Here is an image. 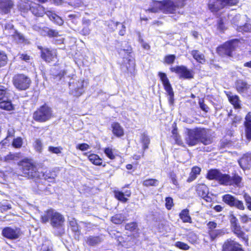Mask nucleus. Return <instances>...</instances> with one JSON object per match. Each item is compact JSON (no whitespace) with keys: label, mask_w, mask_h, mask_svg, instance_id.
<instances>
[{"label":"nucleus","mask_w":251,"mask_h":251,"mask_svg":"<svg viewBox=\"0 0 251 251\" xmlns=\"http://www.w3.org/2000/svg\"><path fill=\"white\" fill-rule=\"evenodd\" d=\"M18 155L16 154L9 153L8 155L5 156L3 160L5 162H10L11 161L14 160L16 159L17 158Z\"/></svg>","instance_id":"obj_52"},{"label":"nucleus","mask_w":251,"mask_h":251,"mask_svg":"<svg viewBox=\"0 0 251 251\" xmlns=\"http://www.w3.org/2000/svg\"><path fill=\"white\" fill-rule=\"evenodd\" d=\"M89 160L95 165H100L102 164V159L96 154H90L88 155Z\"/></svg>","instance_id":"obj_27"},{"label":"nucleus","mask_w":251,"mask_h":251,"mask_svg":"<svg viewBox=\"0 0 251 251\" xmlns=\"http://www.w3.org/2000/svg\"><path fill=\"white\" fill-rule=\"evenodd\" d=\"M52 116L51 109L47 105H44L34 112L33 118L36 121L44 122L50 120Z\"/></svg>","instance_id":"obj_4"},{"label":"nucleus","mask_w":251,"mask_h":251,"mask_svg":"<svg viewBox=\"0 0 251 251\" xmlns=\"http://www.w3.org/2000/svg\"><path fill=\"white\" fill-rule=\"evenodd\" d=\"M11 35L13 36L14 39L19 43H23L25 41L24 36L15 30H13V32L11 33Z\"/></svg>","instance_id":"obj_40"},{"label":"nucleus","mask_w":251,"mask_h":251,"mask_svg":"<svg viewBox=\"0 0 251 251\" xmlns=\"http://www.w3.org/2000/svg\"><path fill=\"white\" fill-rule=\"evenodd\" d=\"M12 92L8 90L4 86L0 85V100L8 99L11 95Z\"/></svg>","instance_id":"obj_29"},{"label":"nucleus","mask_w":251,"mask_h":251,"mask_svg":"<svg viewBox=\"0 0 251 251\" xmlns=\"http://www.w3.org/2000/svg\"><path fill=\"white\" fill-rule=\"evenodd\" d=\"M180 218L182 220L184 223H192V219L189 214V210L188 209L183 210L179 214Z\"/></svg>","instance_id":"obj_28"},{"label":"nucleus","mask_w":251,"mask_h":251,"mask_svg":"<svg viewBox=\"0 0 251 251\" xmlns=\"http://www.w3.org/2000/svg\"><path fill=\"white\" fill-rule=\"evenodd\" d=\"M69 222L72 230L74 232H78L79 231V227L76 220L74 218H70L69 219Z\"/></svg>","instance_id":"obj_43"},{"label":"nucleus","mask_w":251,"mask_h":251,"mask_svg":"<svg viewBox=\"0 0 251 251\" xmlns=\"http://www.w3.org/2000/svg\"><path fill=\"white\" fill-rule=\"evenodd\" d=\"M33 147L36 151L41 152L43 149V145L42 141L38 139L35 140Z\"/></svg>","instance_id":"obj_42"},{"label":"nucleus","mask_w":251,"mask_h":251,"mask_svg":"<svg viewBox=\"0 0 251 251\" xmlns=\"http://www.w3.org/2000/svg\"><path fill=\"white\" fill-rule=\"evenodd\" d=\"M64 221V218L61 214L53 211L50 221V224L53 227L59 228L61 230L60 232H63L62 227Z\"/></svg>","instance_id":"obj_11"},{"label":"nucleus","mask_w":251,"mask_h":251,"mask_svg":"<svg viewBox=\"0 0 251 251\" xmlns=\"http://www.w3.org/2000/svg\"><path fill=\"white\" fill-rule=\"evenodd\" d=\"M236 199L231 195H225L222 197V200L224 202L230 206H233Z\"/></svg>","instance_id":"obj_36"},{"label":"nucleus","mask_w":251,"mask_h":251,"mask_svg":"<svg viewBox=\"0 0 251 251\" xmlns=\"http://www.w3.org/2000/svg\"><path fill=\"white\" fill-rule=\"evenodd\" d=\"M225 233L222 229H215L212 230H208V234L211 240H214L217 237L223 235Z\"/></svg>","instance_id":"obj_35"},{"label":"nucleus","mask_w":251,"mask_h":251,"mask_svg":"<svg viewBox=\"0 0 251 251\" xmlns=\"http://www.w3.org/2000/svg\"><path fill=\"white\" fill-rule=\"evenodd\" d=\"M131 48L128 47L127 49H121L119 50V54L124 58L125 63L127 70L131 72L134 70L135 64L134 60L131 58L130 55Z\"/></svg>","instance_id":"obj_6"},{"label":"nucleus","mask_w":251,"mask_h":251,"mask_svg":"<svg viewBox=\"0 0 251 251\" xmlns=\"http://www.w3.org/2000/svg\"><path fill=\"white\" fill-rule=\"evenodd\" d=\"M23 144V141L21 138L18 137L13 140L12 145L14 147L19 148H20Z\"/></svg>","instance_id":"obj_53"},{"label":"nucleus","mask_w":251,"mask_h":251,"mask_svg":"<svg viewBox=\"0 0 251 251\" xmlns=\"http://www.w3.org/2000/svg\"><path fill=\"white\" fill-rule=\"evenodd\" d=\"M191 54L194 58L198 62L203 63L205 62L204 56L203 54L201 53L198 50H194L192 51Z\"/></svg>","instance_id":"obj_32"},{"label":"nucleus","mask_w":251,"mask_h":251,"mask_svg":"<svg viewBox=\"0 0 251 251\" xmlns=\"http://www.w3.org/2000/svg\"><path fill=\"white\" fill-rule=\"evenodd\" d=\"M238 43V41L236 40L226 42L223 46L217 48V52L220 55L231 56L232 52L234 50Z\"/></svg>","instance_id":"obj_8"},{"label":"nucleus","mask_w":251,"mask_h":251,"mask_svg":"<svg viewBox=\"0 0 251 251\" xmlns=\"http://www.w3.org/2000/svg\"><path fill=\"white\" fill-rule=\"evenodd\" d=\"M171 71L179 75L180 78L191 79L193 78L194 73L192 71L188 70L186 67L181 66L171 68Z\"/></svg>","instance_id":"obj_10"},{"label":"nucleus","mask_w":251,"mask_h":251,"mask_svg":"<svg viewBox=\"0 0 251 251\" xmlns=\"http://www.w3.org/2000/svg\"><path fill=\"white\" fill-rule=\"evenodd\" d=\"M62 148L60 147H54L50 146L48 149V151L53 153L59 154L61 152Z\"/></svg>","instance_id":"obj_55"},{"label":"nucleus","mask_w":251,"mask_h":251,"mask_svg":"<svg viewBox=\"0 0 251 251\" xmlns=\"http://www.w3.org/2000/svg\"><path fill=\"white\" fill-rule=\"evenodd\" d=\"M229 220L231 223V227H233L235 226L239 225L238 224V220L233 215L232 212H231L229 215Z\"/></svg>","instance_id":"obj_54"},{"label":"nucleus","mask_w":251,"mask_h":251,"mask_svg":"<svg viewBox=\"0 0 251 251\" xmlns=\"http://www.w3.org/2000/svg\"><path fill=\"white\" fill-rule=\"evenodd\" d=\"M7 57L5 53L0 50V67L3 66L7 62Z\"/></svg>","instance_id":"obj_49"},{"label":"nucleus","mask_w":251,"mask_h":251,"mask_svg":"<svg viewBox=\"0 0 251 251\" xmlns=\"http://www.w3.org/2000/svg\"><path fill=\"white\" fill-rule=\"evenodd\" d=\"M175 246L180 249L183 250H188L189 249V246L186 243L181 242H176Z\"/></svg>","instance_id":"obj_56"},{"label":"nucleus","mask_w":251,"mask_h":251,"mask_svg":"<svg viewBox=\"0 0 251 251\" xmlns=\"http://www.w3.org/2000/svg\"><path fill=\"white\" fill-rule=\"evenodd\" d=\"M104 152L106 155L110 159L113 160L115 158V155L112 148L109 147L106 148L104 150Z\"/></svg>","instance_id":"obj_47"},{"label":"nucleus","mask_w":251,"mask_h":251,"mask_svg":"<svg viewBox=\"0 0 251 251\" xmlns=\"http://www.w3.org/2000/svg\"><path fill=\"white\" fill-rule=\"evenodd\" d=\"M228 100L235 108H239L240 107V100L237 96H229Z\"/></svg>","instance_id":"obj_37"},{"label":"nucleus","mask_w":251,"mask_h":251,"mask_svg":"<svg viewBox=\"0 0 251 251\" xmlns=\"http://www.w3.org/2000/svg\"><path fill=\"white\" fill-rule=\"evenodd\" d=\"M251 161V158L248 156H244L238 161L240 167L245 170L249 168L250 162Z\"/></svg>","instance_id":"obj_26"},{"label":"nucleus","mask_w":251,"mask_h":251,"mask_svg":"<svg viewBox=\"0 0 251 251\" xmlns=\"http://www.w3.org/2000/svg\"><path fill=\"white\" fill-rule=\"evenodd\" d=\"M186 0H178V3L175 4L173 1L168 0L164 1H156L154 3V7L149 9L153 13L157 12L159 10L165 13H174L179 7L185 5Z\"/></svg>","instance_id":"obj_2"},{"label":"nucleus","mask_w":251,"mask_h":251,"mask_svg":"<svg viewBox=\"0 0 251 251\" xmlns=\"http://www.w3.org/2000/svg\"><path fill=\"white\" fill-rule=\"evenodd\" d=\"M165 201L166 208L169 210L171 209L173 205V199L171 197H168L166 198Z\"/></svg>","instance_id":"obj_59"},{"label":"nucleus","mask_w":251,"mask_h":251,"mask_svg":"<svg viewBox=\"0 0 251 251\" xmlns=\"http://www.w3.org/2000/svg\"><path fill=\"white\" fill-rule=\"evenodd\" d=\"M13 82L16 88L19 90H24L29 87L31 80L27 76L23 74H19L14 76L13 78Z\"/></svg>","instance_id":"obj_5"},{"label":"nucleus","mask_w":251,"mask_h":251,"mask_svg":"<svg viewBox=\"0 0 251 251\" xmlns=\"http://www.w3.org/2000/svg\"><path fill=\"white\" fill-rule=\"evenodd\" d=\"M185 140L186 144L190 146L196 145L199 142L209 145L212 142L211 139L207 137L205 130L201 128L187 129Z\"/></svg>","instance_id":"obj_1"},{"label":"nucleus","mask_w":251,"mask_h":251,"mask_svg":"<svg viewBox=\"0 0 251 251\" xmlns=\"http://www.w3.org/2000/svg\"><path fill=\"white\" fill-rule=\"evenodd\" d=\"M233 233L239 238H241L245 242L248 240V237L246 234L241 230V226L239 225L231 227Z\"/></svg>","instance_id":"obj_22"},{"label":"nucleus","mask_w":251,"mask_h":251,"mask_svg":"<svg viewBox=\"0 0 251 251\" xmlns=\"http://www.w3.org/2000/svg\"><path fill=\"white\" fill-rule=\"evenodd\" d=\"M158 184V181L156 179H146L143 182V185L147 187L151 186H157Z\"/></svg>","instance_id":"obj_45"},{"label":"nucleus","mask_w":251,"mask_h":251,"mask_svg":"<svg viewBox=\"0 0 251 251\" xmlns=\"http://www.w3.org/2000/svg\"><path fill=\"white\" fill-rule=\"evenodd\" d=\"M176 59V56L173 54L166 55L164 58V62L168 64H172Z\"/></svg>","instance_id":"obj_50"},{"label":"nucleus","mask_w":251,"mask_h":251,"mask_svg":"<svg viewBox=\"0 0 251 251\" xmlns=\"http://www.w3.org/2000/svg\"><path fill=\"white\" fill-rule=\"evenodd\" d=\"M111 129L113 134L117 137H121L124 135V130L123 127L117 122L111 124Z\"/></svg>","instance_id":"obj_20"},{"label":"nucleus","mask_w":251,"mask_h":251,"mask_svg":"<svg viewBox=\"0 0 251 251\" xmlns=\"http://www.w3.org/2000/svg\"><path fill=\"white\" fill-rule=\"evenodd\" d=\"M221 173L217 170H211L208 171L207 177L209 179H215L218 181Z\"/></svg>","instance_id":"obj_34"},{"label":"nucleus","mask_w":251,"mask_h":251,"mask_svg":"<svg viewBox=\"0 0 251 251\" xmlns=\"http://www.w3.org/2000/svg\"><path fill=\"white\" fill-rule=\"evenodd\" d=\"M47 15L51 21H53L56 24L61 25L63 24V20L55 13L50 11H48Z\"/></svg>","instance_id":"obj_24"},{"label":"nucleus","mask_w":251,"mask_h":251,"mask_svg":"<svg viewBox=\"0 0 251 251\" xmlns=\"http://www.w3.org/2000/svg\"><path fill=\"white\" fill-rule=\"evenodd\" d=\"M41 57L46 62H50L54 61L56 57L55 50H50L49 49H41Z\"/></svg>","instance_id":"obj_14"},{"label":"nucleus","mask_w":251,"mask_h":251,"mask_svg":"<svg viewBox=\"0 0 251 251\" xmlns=\"http://www.w3.org/2000/svg\"><path fill=\"white\" fill-rule=\"evenodd\" d=\"M195 190L198 195L207 201H210V198L208 196L209 190L206 185L204 184H198L195 186Z\"/></svg>","instance_id":"obj_13"},{"label":"nucleus","mask_w":251,"mask_h":251,"mask_svg":"<svg viewBox=\"0 0 251 251\" xmlns=\"http://www.w3.org/2000/svg\"><path fill=\"white\" fill-rule=\"evenodd\" d=\"M83 82L82 80H79L77 82L69 83L71 93L75 96L78 97L83 93Z\"/></svg>","instance_id":"obj_12"},{"label":"nucleus","mask_w":251,"mask_h":251,"mask_svg":"<svg viewBox=\"0 0 251 251\" xmlns=\"http://www.w3.org/2000/svg\"><path fill=\"white\" fill-rule=\"evenodd\" d=\"M30 10L36 16L42 17L45 13L44 7L37 3L33 2Z\"/></svg>","instance_id":"obj_21"},{"label":"nucleus","mask_w":251,"mask_h":251,"mask_svg":"<svg viewBox=\"0 0 251 251\" xmlns=\"http://www.w3.org/2000/svg\"><path fill=\"white\" fill-rule=\"evenodd\" d=\"M0 108L6 110H11L13 109V105L11 101L7 99L0 102Z\"/></svg>","instance_id":"obj_33"},{"label":"nucleus","mask_w":251,"mask_h":251,"mask_svg":"<svg viewBox=\"0 0 251 251\" xmlns=\"http://www.w3.org/2000/svg\"><path fill=\"white\" fill-rule=\"evenodd\" d=\"M137 224L135 222L128 223L125 226V228L126 230H133L137 227Z\"/></svg>","instance_id":"obj_61"},{"label":"nucleus","mask_w":251,"mask_h":251,"mask_svg":"<svg viewBox=\"0 0 251 251\" xmlns=\"http://www.w3.org/2000/svg\"><path fill=\"white\" fill-rule=\"evenodd\" d=\"M140 140L143 144V149L145 150L148 149L150 142L149 137L144 134H142L141 136Z\"/></svg>","instance_id":"obj_41"},{"label":"nucleus","mask_w":251,"mask_h":251,"mask_svg":"<svg viewBox=\"0 0 251 251\" xmlns=\"http://www.w3.org/2000/svg\"><path fill=\"white\" fill-rule=\"evenodd\" d=\"M208 7L213 12H217L224 7L222 0H208Z\"/></svg>","instance_id":"obj_17"},{"label":"nucleus","mask_w":251,"mask_h":251,"mask_svg":"<svg viewBox=\"0 0 251 251\" xmlns=\"http://www.w3.org/2000/svg\"><path fill=\"white\" fill-rule=\"evenodd\" d=\"M14 6V2L11 0H0V13L7 14L10 12Z\"/></svg>","instance_id":"obj_16"},{"label":"nucleus","mask_w":251,"mask_h":251,"mask_svg":"<svg viewBox=\"0 0 251 251\" xmlns=\"http://www.w3.org/2000/svg\"><path fill=\"white\" fill-rule=\"evenodd\" d=\"M250 87V85L242 80H238L236 82V90L239 93H247Z\"/></svg>","instance_id":"obj_18"},{"label":"nucleus","mask_w":251,"mask_h":251,"mask_svg":"<svg viewBox=\"0 0 251 251\" xmlns=\"http://www.w3.org/2000/svg\"><path fill=\"white\" fill-rule=\"evenodd\" d=\"M241 177L238 175H234L231 177L227 174L221 173L218 181L220 184L224 185H238L241 181Z\"/></svg>","instance_id":"obj_7"},{"label":"nucleus","mask_w":251,"mask_h":251,"mask_svg":"<svg viewBox=\"0 0 251 251\" xmlns=\"http://www.w3.org/2000/svg\"><path fill=\"white\" fill-rule=\"evenodd\" d=\"M201 171V169L200 168L197 166L193 167L190 173L189 176L187 179V182H191L197 178L198 175L200 174Z\"/></svg>","instance_id":"obj_23"},{"label":"nucleus","mask_w":251,"mask_h":251,"mask_svg":"<svg viewBox=\"0 0 251 251\" xmlns=\"http://www.w3.org/2000/svg\"><path fill=\"white\" fill-rule=\"evenodd\" d=\"M158 75L162 82L163 85L170 82L166 75L165 73L160 72L159 73Z\"/></svg>","instance_id":"obj_57"},{"label":"nucleus","mask_w":251,"mask_h":251,"mask_svg":"<svg viewBox=\"0 0 251 251\" xmlns=\"http://www.w3.org/2000/svg\"><path fill=\"white\" fill-rule=\"evenodd\" d=\"M126 220V217L123 214H117L111 218V221L115 224H121Z\"/></svg>","instance_id":"obj_31"},{"label":"nucleus","mask_w":251,"mask_h":251,"mask_svg":"<svg viewBox=\"0 0 251 251\" xmlns=\"http://www.w3.org/2000/svg\"><path fill=\"white\" fill-rule=\"evenodd\" d=\"M233 206H235L240 210H244L245 208L243 202L237 199H236Z\"/></svg>","instance_id":"obj_58"},{"label":"nucleus","mask_w":251,"mask_h":251,"mask_svg":"<svg viewBox=\"0 0 251 251\" xmlns=\"http://www.w3.org/2000/svg\"><path fill=\"white\" fill-rule=\"evenodd\" d=\"M244 197L248 209L251 210V197L246 194L244 195Z\"/></svg>","instance_id":"obj_62"},{"label":"nucleus","mask_w":251,"mask_h":251,"mask_svg":"<svg viewBox=\"0 0 251 251\" xmlns=\"http://www.w3.org/2000/svg\"><path fill=\"white\" fill-rule=\"evenodd\" d=\"M32 2L27 0H21L19 3L20 9L23 11H26L30 9Z\"/></svg>","instance_id":"obj_30"},{"label":"nucleus","mask_w":251,"mask_h":251,"mask_svg":"<svg viewBox=\"0 0 251 251\" xmlns=\"http://www.w3.org/2000/svg\"><path fill=\"white\" fill-rule=\"evenodd\" d=\"M114 194L115 198L118 200L122 201L123 202H126L127 201V199L125 197L124 194L123 192L115 191Z\"/></svg>","instance_id":"obj_44"},{"label":"nucleus","mask_w":251,"mask_h":251,"mask_svg":"<svg viewBox=\"0 0 251 251\" xmlns=\"http://www.w3.org/2000/svg\"><path fill=\"white\" fill-rule=\"evenodd\" d=\"M11 139L8 138H5L1 142H0V151H3L5 149L8 147L10 144Z\"/></svg>","instance_id":"obj_46"},{"label":"nucleus","mask_w":251,"mask_h":251,"mask_svg":"<svg viewBox=\"0 0 251 251\" xmlns=\"http://www.w3.org/2000/svg\"><path fill=\"white\" fill-rule=\"evenodd\" d=\"M246 136L249 141L251 140V112H249L245 118Z\"/></svg>","instance_id":"obj_19"},{"label":"nucleus","mask_w":251,"mask_h":251,"mask_svg":"<svg viewBox=\"0 0 251 251\" xmlns=\"http://www.w3.org/2000/svg\"><path fill=\"white\" fill-rule=\"evenodd\" d=\"M22 174L21 176L28 178H54L55 175L53 174L51 176H48L47 175L42 173V169H37L33 164L28 162H22L21 168Z\"/></svg>","instance_id":"obj_3"},{"label":"nucleus","mask_w":251,"mask_h":251,"mask_svg":"<svg viewBox=\"0 0 251 251\" xmlns=\"http://www.w3.org/2000/svg\"><path fill=\"white\" fill-rule=\"evenodd\" d=\"M2 235L7 239L14 240L18 239L21 236V232L19 228L6 227L3 229Z\"/></svg>","instance_id":"obj_9"},{"label":"nucleus","mask_w":251,"mask_h":251,"mask_svg":"<svg viewBox=\"0 0 251 251\" xmlns=\"http://www.w3.org/2000/svg\"><path fill=\"white\" fill-rule=\"evenodd\" d=\"M76 148L77 149H79L82 151H85L88 150L90 148V146H89V145H88L87 144L83 143V144H78L76 146Z\"/></svg>","instance_id":"obj_60"},{"label":"nucleus","mask_w":251,"mask_h":251,"mask_svg":"<svg viewBox=\"0 0 251 251\" xmlns=\"http://www.w3.org/2000/svg\"><path fill=\"white\" fill-rule=\"evenodd\" d=\"M237 30L239 32H251V25L246 24L243 26H238Z\"/></svg>","instance_id":"obj_48"},{"label":"nucleus","mask_w":251,"mask_h":251,"mask_svg":"<svg viewBox=\"0 0 251 251\" xmlns=\"http://www.w3.org/2000/svg\"><path fill=\"white\" fill-rule=\"evenodd\" d=\"M241 246H242L241 245L239 244L238 242L231 239H229L224 242L222 247V251H233Z\"/></svg>","instance_id":"obj_15"},{"label":"nucleus","mask_w":251,"mask_h":251,"mask_svg":"<svg viewBox=\"0 0 251 251\" xmlns=\"http://www.w3.org/2000/svg\"><path fill=\"white\" fill-rule=\"evenodd\" d=\"M119 24H120V23L118 22L110 21L108 22V26L110 29L112 30H114L116 29L117 26Z\"/></svg>","instance_id":"obj_63"},{"label":"nucleus","mask_w":251,"mask_h":251,"mask_svg":"<svg viewBox=\"0 0 251 251\" xmlns=\"http://www.w3.org/2000/svg\"><path fill=\"white\" fill-rule=\"evenodd\" d=\"M87 243L90 246H94L101 242L100 239L99 237L90 236L87 239Z\"/></svg>","instance_id":"obj_39"},{"label":"nucleus","mask_w":251,"mask_h":251,"mask_svg":"<svg viewBox=\"0 0 251 251\" xmlns=\"http://www.w3.org/2000/svg\"><path fill=\"white\" fill-rule=\"evenodd\" d=\"M53 210L52 209L48 210L43 215L41 216V221L43 223H45L49 221L50 219L51 220Z\"/></svg>","instance_id":"obj_38"},{"label":"nucleus","mask_w":251,"mask_h":251,"mask_svg":"<svg viewBox=\"0 0 251 251\" xmlns=\"http://www.w3.org/2000/svg\"><path fill=\"white\" fill-rule=\"evenodd\" d=\"M11 208V205L7 201H3L0 204V209L2 212L6 211Z\"/></svg>","instance_id":"obj_51"},{"label":"nucleus","mask_w":251,"mask_h":251,"mask_svg":"<svg viewBox=\"0 0 251 251\" xmlns=\"http://www.w3.org/2000/svg\"><path fill=\"white\" fill-rule=\"evenodd\" d=\"M241 221L243 223H247L251 221V217H249L247 215H240Z\"/></svg>","instance_id":"obj_64"},{"label":"nucleus","mask_w":251,"mask_h":251,"mask_svg":"<svg viewBox=\"0 0 251 251\" xmlns=\"http://www.w3.org/2000/svg\"><path fill=\"white\" fill-rule=\"evenodd\" d=\"M164 89L169 96V101L170 104H172L174 101V94L173 88L170 82L163 84Z\"/></svg>","instance_id":"obj_25"}]
</instances>
